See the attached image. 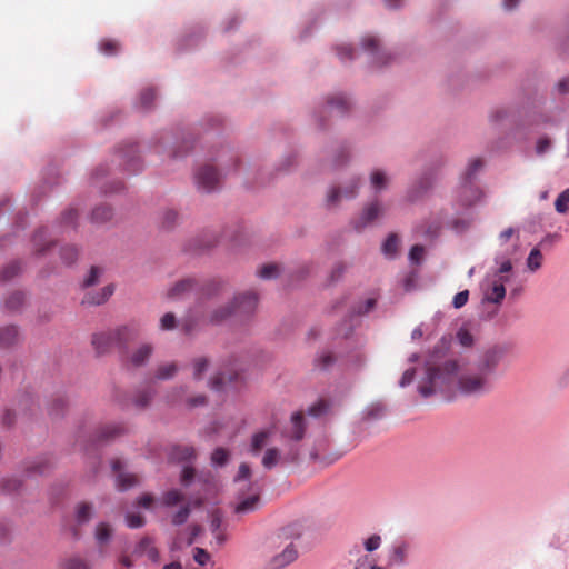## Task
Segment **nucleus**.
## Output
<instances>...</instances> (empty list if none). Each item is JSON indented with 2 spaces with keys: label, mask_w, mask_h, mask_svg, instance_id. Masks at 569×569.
Masks as SVG:
<instances>
[{
  "label": "nucleus",
  "mask_w": 569,
  "mask_h": 569,
  "mask_svg": "<svg viewBox=\"0 0 569 569\" xmlns=\"http://www.w3.org/2000/svg\"><path fill=\"white\" fill-rule=\"evenodd\" d=\"M229 459V451L224 448H217L211 455V461L216 466H223Z\"/></svg>",
  "instance_id": "de8ad7c7"
},
{
  "label": "nucleus",
  "mask_w": 569,
  "mask_h": 569,
  "mask_svg": "<svg viewBox=\"0 0 569 569\" xmlns=\"http://www.w3.org/2000/svg\"><path fill=\"white\" fill-rule=\"evenodd\" d=\"M297 458V453H292L291 455V458L289 459V457H282L281 455V451L276 448V447H271V448H268L262 457V460H261V463L262 466L270 470L272 468H274L280 461H291L293 462Z\"/></svg>",
  "instance_id": "9b49d317"
},
{
  "label": "nucleus",
  "mask_w": 569,
  "mask_h": 569,
  "mask_svg": "<svg viewBox=\"0 0 569 569\" xmlns=\"http://www.w3.org/2000/svg\"><path fill=\"white\" fill-rule=\"evenodd\" d=\"M194 475H196V472H194L193 468L184 467L181 472V483L184 486H189L191 483V481L193 480Z\"/></svg>",
  "instance_id": "0e129e2a"
},
{
  "label": "nucleus",
  "mask_w": 569,
  "mask_h": 569,
  "mask_svg": "<svg viewBox=\"0 0 569 569\" xmlns=\"http://www.w3.org/2000/svg\"><path fill=\"white\" fill-rule=\"evenodd\" d=\"M156 99V92L153 89H146L141 92L140 103L142 108L148 109L151 107L152 101Z\"/></svg>",
  "instance_id": "5fc2aeb1"
},
{
  "label": "nucleus",
  "mask_w": 569,
  "mask_h": 569,
  "mask_svg": "<svg viewBox=\"0 0 569 569\" xmlns=\"http://www.w3.org/2000/svg\"><path fill=\"white\" fill-rule=\"evenodd\" d=\"M250 476H251L250 466L246 462H242L239 466L238 475L236 476L234 480L236 481L248 480L250 478Z\"/></svg>",
  "instance_id": "e2e57ef3"
},
{
  "label": "nucleus",
  "mask_w": 569,
  "mask_h": 569,
  "mask_svg": "<svg viewBox=\"0 0 569 569\" xmlns=\"http://www.w3.org/2000/svg\"><path fill=\"white\" fill-rule=\"evenodd\" d=\"M111 528L108 523L101 522L96 528V538L100 543H106L111 538Z\"/></svg>",
  "instance_id": "a19ab883"
},
{
  "label": "nucleus",
  "mask_w": 569,
  "mask_h": 569,
  "mask_svg": "<svg viewBox=\"0 0 569 569\" xmlns=\"http://www.w3.org/2000/svg\"><path fill=\"white\" fill-rule=\"evenodd\" d=\"M425 254V248L422 246L416 244L411 248L409 252V259L413 263H420Z\"/></svg>",
  "instance_id": "bf43d9fd"
},
{
  "label": "nucleus",
  "mask_w": 569,
  "mask_h": 569,
  "mask_svg": "<svg viewBox=\"0 0 569 569\" xmlns=\"http://www.w3.org/2000/svg\"><path fill=\"white\" fill-rule=\"evenodd\" d=\"M193 366V378L200 379L202 373L208 369L209 361L204 357L196 358L192 362Z\"/></svg>",
  "instance_id": "37998d69"
},
{
  "label": "nucleus",
  "mask_w": 569,
  "mask_h": 569,
  "mask_svg": "<svg viewBox=\"0 0 569 569\" xmlns=\"http://www.w3.org/2000/svg\"><path fill=\"white\" fill-rule=\"evenodd\" d=\"M399 239L397 234L391 233L382 244V251L386 256L393 257L398 251Z\"/></svg>",
  "instance_id": "473e14b6"
},
{
  "label": "nucleus",
  "mask_w": 569,
  "mask_h": 569,
  "mask_svg": "<svg viewBox=\"0 0 569 569\" xmlns=\"http://www.w3.org/2000/svg\"><path fill=\"white\" fill-rule=\"evenodd\" d=\"M60 256L66 264H71L78 259L79 252L74 246H66L61 248Z\"/></svg>",
  "instance_id": "ea45409f"
},
{
  "label": "nucleus",
  "mask_w": 569,
  "mask_h": 569,
  "mask_svg": "<svg viewBox=\"0 0 569 569\" xmlns=\"http://www.w3.org/2000/svg\"><path fill=\"white\" fill-rule=\"evenodd\" d=\"M111 467L114 472H118L117 485L120 490H127L138 483L137 476L120 472L122 469V462L120 459H114Z\"/></svg>",
  "instance_id": "f8f14e48"
},
{
  "label": "nucleus",
  "mask_w": 569,
  "mask_h": 569,
  "mask_svg": "<svg viewBox=\"0 0 569 569\" xmlns=\"http://www.w3.org/2000/svg\"><path fill=\"white\" fill-rule=\"evenodd\" d=\"M58 569H91V566L84 558L72 556L61 560Z\"/></svg>",
  "instance_id": "412c9836"
},
{
  "label": "nucleus",
  "mask_w": 569,
  "mask_h": 569,
  "mask_svg": "<svg viewBox=\"0 0 569 569\" xmlns=\"http://www.w3.org/2000/svg\"><path fill=\"white\" fill-rule=\"evenodd\" d=\"M51 465L47 459H39L27 467V472L30 475H43L50 469Z\"/></svg>",
  "instance_id": "72a5a7b5"
},
{
  "label": "nucleus",
  "mask_w": 569,
  "mask_h": 569,
  "mask_svg": "<svg viewBox=\"0 0 569 569\" xmlns=\"http://www.w3.org/2000/svg\"><path fill=\"white\" fill-rule=\"evenodd\" d=\"M139 555H144L152 562L159 561V551L154 547L153 541L149 537H143L136 547L134 550Z\"/></svg>",
  "instance_id": "dca6fc26"
},
{
  "label": "nucleus",
  "mask_w": 569,
  "mask_h": 569,
  "mask_svg": "<svg viewBox=\"0 0 569 569\" xmlns=\"http://www.w3.org/2000/svg\"><path fill=\"white\" fill-rule=\"evenodd\" d=\"M123 432L124 427L121 425H106L98 430L97 440L109 441L123 435Z\"/></svg>",
  "instance_id": "f3484780"
},
{
  "label": "nucleus",
  "mask_w": 569,
  "mask_h": 569,
  "mask_svg": "<svg viewBox=\"0 0 569 569\" xmlns=\"http://www.w3.org/2000/svg\"><path fill=\"white\" fill-rule=\"evenodd\" d=\"M93 513V507L88 502H80L76 507V520L78 525L87 523Z\"/></svg>",
  "instance_id": "a878e982"
},
{
  "label": "nucleus",
  "mask_w": 569,
  "mask_h": 569,
  "mask_svg": "<svg viewBox=\"0 0 569 569\" xmlns=\"http://www.w3.org/2000/svg\"><path fill=\"white\" fill-rule=\"evenodd\" d=\"M257 305L258 298L253 292L236 296L228 305L213 310L210 315V321L220 323L230 317L243 319L254 312Z\"/></svg>",
  "instance_id": "f03ea898"
},
{
  "label": "nucleus",
  "mask_w": 569,
  "mask_h": 569,
  "mask_svg": "<svg viewBox=\"0 0 569 569\" xmlns=\"http://www.w3.org/2000/svg\"><path fill=\"white\" fill-rule=\"evenodd\" d=\"M119 50V43L114 40H102L100 42V51L107 56H112Z\"/></svg>",
  "instance_id": "3c124183"
},
{
  "label": "nucleus",
  "mask_w": 569,
  "mask_h": 569,
  "mask_svg": "<svg viewBox=\"0 0 569 569\" xmlns=\"http://www.w3.org/2000/svg\"><path fill=\"white\" fill-rule=\"evenodd\" d=\"M102 269L99 267H91L88 277L83 280V287L88 288L98 283Z\"/></svg>",
  "instance_id": "8fccbe9b"
},
{
  "label": "nucleus",
  "mask_w": 569,
  "mask_h": 569,
  "mask_svg": "<svg viewBox=\"0 0 569 569\" xmlns=\"http://www.w3.org/2000/svg\"><path fill=\"white\" fill-rule=\"evenodd\" d=\"M503 357V350L492 347L481 353L479 359L470 367L458 371V362L447 360L436 365V357L426 363V377L419 382L418 391L423 398L437 393L447 396L456 383L460 393L478 396L491 389L490 377L493 376Z\"/></svg>",
  "instance_id": "f257e3e1"
},
{
  "label": "nucleus",
  "mask_w": 569,
  "mask_h": 569,
  "mask_svg": "<svg viewBox=\"0 0 569 569\" xmlns=\"http://www.w3.org/2000/svg\"><path fill=\"white\" fill-rule=\"evenodd\" d=\"M92 345L99 355L107 353L111 349L117 348L114 330L93 335Z\"/></svg>",
  "instance_id": "9d476101"
},
{
  "label": "nucleus",
  "mask_w": 569,
  "mask_h": 569,
  "mask_svg": "<svg viewBox=\"0 0 569 569\" xmlns=\"http://www.w3.org/2000/svg\"><path fill=\"white\" fill-rule=\"evenodd\" d=\"M21 270V267H20V263L19 262H10L9 264H7L0 272V280L1 281H9L11 280L14 276H17Z\"/></svg>",
  "instance_id": "e433bc0d"
},
{
  "label": "nucleus",
  "mask_w": 569,
  "mask_h": 569,
  "mask_svg": "<svg viewBox=\"0 0 569 569\" xmlns=\"http://www.w3.org/2000/svg\"><path fill=\"white\" fill-rule=\"evenodd\" d=\"M415 376H416V369H415V368L407 369V370L403 372V375H402V377H401V379H400L399 385H400L401 387H407V386H409V385L413 381Z\"/></svg>",
  "instance_id": "338daca9"
},
{
  "label": "nucleus",
  "mask_w": 569,
  "mask_h": 569,
  "mask_svg": "<svg viewBox=\"0 0 569 569\" xmlns=\"http://www.w3.org/2000/svg\"><path fill=\"white\" fill-rule=\"evenodd\" d=\"M468 299H469V291L468 290L460 291L457 295H455V297L452 299V306L456 309H460L468 302Z\"/></svg>",
  "instance_id": "052dcab7"
},
{
  "label": "nucleus",
  "mask_w": 569,
  "mask_h": 569,
  "mask_svg": "<svg viewBox=\"0 0 569 569\" xmlns=\"http://www.w3.org/2000/svg\"><path fill=\"white\" fill-rule=\"evenodd\" d=\"M189 516H190L189 506H183L172 516L171 521L173 525L180 526V525H183L184 522H187Z\"/></svg>",
  "instance_id": "09e8293b"
},
{
  "label": "nucleus",
  "mask_w": 569,
  "mask_h": 569,
  "mask_svg": "<svg viewBox=\"0 0 569 569\" xmlns=\"http://www.w3.org/2000/svg\"><path fill=\"white\" fill-rule=\"evenodd\" d=\"M153 348L151 345L144 343L137 348L129 357L128 363L132 367L143 366L152 355Z\"/></svg>",
  "instance_id": "ddd939ff"
},
{
  "label": "nucleus",
  "mask_w": 569,
  "mask_h": 569,
  "mask_svg": "<svg viewBox=\"0 0 569 569\" xmlns=\"http://www.w3.org/2000/svg\"><path fill=\"white\" fill-rule=\"evenodd\" d=\"M457 339L462 347H471L473 345V336L467 329H459Z\"/></svg>",
  "instance_id": "864d4df0"
},
{
  "label": "nucleus",
  "mask_w": 569,
  "mask_h": 569,
  "mask_svg": "<svg viewBox=\"0 0 569 569\" xmlns=\"http://www.w3.org/2000/svg\"><path fill=\"white\" fill-rule=\"evenodd\" d=\"M176 316L172 312H168L160 319V328L162 330H171L176 327Z\"/></svg>",
  "instance_id": "6e6d98bb"
},
{
  "label": "nucleus",
  "mask_w": 569,
  "mask_h": 569,
  "mask_svg": "<svg viewBox=\"0 0 569 569\" xmlns=\"http://www.w3.org/2000/svg\"><path fill=\"white\" fill-rule=\"evenodd\" d=\"M19 340V331L14 326H7L0 329V346L10 347Z\"/></svg>",
  "instance_id": "6ab92c4d"
},
{
  "label": "nucleus",
  "mask_w": 569,
  "mask_h": 569,
  "mask_svg": "<svg viewBox=\"0 0 569 569\" xmlns=\"http://www.w3.org/2000/svg\"><path fill=\"white\" fill-rule=\"evenodd\" d=\"M279 274V267L274 263H269L262 266L259 271L258 276L262 279H271Z\"/></svg>",
  "instance_id": "49530a36"
},
{
  "label": "nucleus",
  "mask_w": 569,
  "mask_h": 569,
  "mask_svg": "<svg viewBox=\"0 0 569 569\" xmlns=\"http://www.w3.org/2000/svg\"><path fill=\"white\" fill-rule=\"evenodd\" d=\"M226 377L223 373H218L210 379V387L214 390H220L224 386Z\"/></svg>",
  "instance_id": "774afa93"
},
{
  "label": "nucleus",
  "mask_w": 569,
  "mask_h": 569,
  "mask_svg": "<svg viewBox=\"0 0 569 569\" xmlns=\"http://www.w3.org/2000/svg\"><path fill=\"white\" fill-rule=\"evenodd\" d=\"M331 109H336L339 114L346 113L350 108V102L345 96H336L328 100Z\"/></svg>",
  "instance_id": "2f4dec72"
},
{
  "label": "nucleus",
  "mask_w": 569,
  "mask_h": 569,
  "mask_svg": "<svg viewBox=\"0 0 569 569\" xmlns=\"http://www.w3.org/2000/svg\"><path fill=\"white\" fill-rule=\"evenodd\" d=\"M380 543H381V538H380V536H378V535H373V536L369 537V538L366 540V542H365V547H366V550H367V551H373V550H376V549H378V548H379Z\"/></svg>",
  "instance_id": "69168bd1"
},
{
  "label": "nucleus",
  "mask_w": 569,
  "mask_h": 569,
  "mask_svg": "<svg viewBox=\"0 0 569 569\" xmlns=\"http://www.w3.org/2000/svg\"><path fill=\"white\" fill-rule=\"evenodd\" d=\"M153 396H154V390L151 388L140 390L134 396L133 403L136 407H138L140 409H144L150 405Z\"/></svg>",
  "instance_id": "bb28decb"
},
{
  "label": "nucleus",
  "mask_w": 569,
  "mask_h": 569,
  "mask_svg": "<svg viewBox=\"0 0 569 569\" xmlns=\"http://www.w3.org/2000/svg\"><path fill=\"white\" fill-rule=\"evenodd\" d=\"M307 429L306 417L302 411H296L291 415L290 425L283 430V437L300 441L305 437Z\"/></svg>",
  "instance_id": "423d86ee"
},
{
  "label": "nucleus",
  "mask_w": 569,
  "mask_h": 569,
  "mask_svg": "<svg viewBox=\"0 0 569 569\" xmlns=\"http://www.w3.org/2000/svg\"><path fill=\"white\" fill-rule=\"evenodd\" d=\"M541 263H542V253L538 248H533L530 251L529 257L527 259V266H528L529 270H531V271L538 270L541 267Z\"/></svg>",
  "instance_id": "4c0bfd02"
},
{
  "label": "nucleus",
  "mask_w": 569,
  "mask_h": 569,
  "mask_svg": "<svg viewBox=\"0 0 569 569\" xmlns=\"http://www.w3.org/2000/svg\"><path fill=\"white\" fill-rule=\"evenodd\" d=\"M316 367H318L319 369L321 370H326L328 369L330 366L333 365L335 362V357L331 352L329 351H326V352H322L321 355H319L317 358H316Z\"/></svg>",
  "instance_id": "c03bdc74"
},
{
  "label": "nucleus",
  "mask_w": 569,
  "mask_h": 569,
  "mask_svg": "<svg viewBox=\"0 0 569 569\" xmlns=\"http://www.w3.org/2000/svg\"><path fill=\"white\" fill-rule=\"evenodd\" d=\"M362 48L367 51H370L375 56V62L376 63H386V61L382 59V56H380L379 52V41L373 36H367L362 39Z\"/></svg>",
  "instance_id": "5701e85b"
},
{
  "label": "nucleus",
  "mask_w": 569,
  "mask_h": 569,
  "mask_svg": "<svg viewBox=\"0 0 569 569\" xmlns=\"http://www.w3.org/2000/svg\"><path fill=\"white\" fill-rule=\"evenodd\" d=\"M140 329L137 325H126L114 329L117 349L124 351L128 345L139 338Z\"/></svg>",
  "instance_id": "6e6552de"
},
{
  "label": "nucleus",
  "mask_w": 569,
  "mask_h": 569,
  "mask_svg": "<svg viewBox=\"0 0 569 569\" xmlns=\"http://www.w3.org/2000/svg\"><path fill=\"white\" fill-rule=\"evenodd\" d=\"M197 284V281L190 278L180 280L168 291V297L171 299L182 298L186 293L194 290Z\"/></svg>",
  "instance_id": "2eb2a0df"
},
{
  "label": "nucleus",
  "mask_w": 569,
  "mask_h": 569,
  "mask_svg": "<svg viewBox=\"0 0 569 569\" xmlns=\"http://www.w3.org/2000/svg\"><path fill=\"white\" fill-rule=\"evenodd\" d=\"M196 182L200 190L211 192L217 189L220 176L211 164H204L196 172Z\"/></svg>",
  "instance_id": "20e7f679"
},
{
  "label": "nucleus",
  "mask_w": 569,
  "mask_h": 569,
  "mask_svg": "<svg viewBox=\"0 0 569 569\" xmlns=\"http://www.w3.org/2000/svg\"><path fill=\"white\" fill-rule=\"evenodd\" d=\"M555 209L558 213H567L569 211V188L562 191L555 201Z\"/></svg>",
  "instance_id": "f704fd0d"
},
{
  "label": "nucleus",
  "mask_w": 569,
  "mask_h": 569,
  "mask_svg": "<svg viewBox=\"0 0 569 569\" xmlns=\"http://www.w3.org/2000/svg\"><path fill=\"white\" fill-rule=\"evenodd\" d=\"M171 457L177 461H189L196 457V450L191 446H177L172 449Z\"/></svg>",
  "instance_id": "393cba45"
},
{
  "label": "nucleus",
  "mask_w": 569,
  "mask_h": 569,
  "mask_svg": "<svg viewBox=\"0 0 569 569\" xmlns=\"http://www.w3.org/2000/svg\"><path fill=\"white\" fill-rule=\"evenodd\" d=\"M370 183L376 191H381L388 184V177L385 171L376 169L370 174Z\"/></svg>",
  "instance_id": "c85d7f7f"
},
{
  "label": "nucleus",
  "mask_w": 569,
  "mask_h": 569,
  "mask_svg": "<svg viewBox=\"0 0 569 569\" xmlns=\"http://www.w3.org/2000/svg\"><path fill=\"white\" fill-rule=\"evenodd\" d=\"M112 218V209L109 206L102 204L93 209L91 219L97 223L109 221Z\"/></svg>",
  "instance_id": "7c9ffc66"
},
{
  "label": "nucleus",
  "mask_w": 569,
  "mask_h": 569,
  "mask_svg": "<svg viewBox=\"0 0 569 569\" xmlns=\"http://www.w3.org/2000/svg\"><path fill=\"white\" fill-rule=\"evenodd\" d=\"M126 519L128 527L133 529L140 528L144 525V518L139 513H129L127 515Z\"/></svg>",
  "instance_id": "4d7b16f0"
},
{
  "label": "nucleus",
  "mask_w": 569,
  "mask_h": 569,
  "mask_svg": "<svg viewBox=\"0 0 569 569\" xmlns=\"http://www.w3.org/2000/svg\"><path fill=\"white\" fill-rule=\"evenodd\" d=\"M178 369L176 362L162 363L157 368L154 378L158 380H169L177 375Z\"/></svg>",
  "instance_id": "b1692460"
},
{
  "label": "nucleus",
  "mask_w": 569,
  "mask_h": 569,
  "mask_svg": "<svg viewBox=\"0 0 569 569\" xmlns=\"http://www.w3.org/2000/svg\"><path fill=\"white\" fill-rule=\"evenodd\" d=\"M259 505H260V497L258 493H256V495H252V496L243 499L242 501H240L236 506L234 512L240 513V515L252 512L259 508Z\"/></svg>",
  "instance_id": "aec40b11"
},
{
  "label": "nucleus",
  "mask_w": 569,
  "mask_h": 569,
  "mask_svg": "<svg viewBox=\"0 0 569 569\" xmlns=\"http://www.w3.org/2000/svg\"><path fill=\"white\" fill-rule=\"evenodd\" d=\"M328 409V402L325 400H319L317 403L309 408L308 413L312 417H320L321 415L326 413Z\"/></svg>",
  "instance_id": "603ef678"
},
{
  "label": "nucleus",
  "mask_w": 569,
  "mask_h": 569,
  "mask_svg": "<svg viewBox=\"0 0 569 569\" xmlns=\"http://www.w3.org/2000/svg\"><path fill=\"white\" fill-rule=\"evenodd\" d=\"M508 281V277H500L499 282H493L490 292L486 295V299L493 303H500L506 296L505 282Z\"/></svg>",
  "instance_id": "a211bd4d"
},
{
  "label": "nucleus",
  "mask_w": 569,
  "mask_h": 569,
  "mask_svg": "<svg viewBox=\"0 0 569 569\" xmlns=\"http://www.w3.org/2000/svg\"><path fill=\"white\" fill-rule=\"evenodd\" d=\"M24 301V296L22 292H13L6 299V308L11 311L18 310Z\"/></svg>",
  "instance_id": "c9c22d12"
},
{
  "label": "nucleus",
  "mask_w": 569,
  "mask_h": 569,
  "mask_svg": "<svg viewBox=\"0 0 569 569\" xmlns=\"http://www.w3.org/2000/svg\"><path fill=\"white\" fill-rule=\"evenodd\" d=\"M193 559L200 566H204L210 560V555L207 550L197 547L193 550Z\"/></svg>",
  "instance_id": "13d9d810"
},
{
  "label": "nucleus",
  "mask_w": 569,
  "mask_h": 569,
  "mask_svg": "<svg viewBox=\"0 0 569 569\" xmlns=\"http://www.w3.org/2000/svg\"><path fill=\"white\" fill-rule=\"evenodd\" d=\"M359 179L350 180L343 188H332L327 194V203L336 206L341 199H352L358 191Z\"/></svg>",
  "instance_id": "0eeeda50"
},
{
  "label": "nucleus",
  "mask_w": 569,
  "mask_h": 569,
  "mask_svg": "<svg viewBox=\"0 0 569 569\" xmlns=\"http://www.w3.org/2000/svg\"><path fill=\"white\" fill-rule=\"evenodd\" d=\"M221 526H222L221 516L219 513H213L211 521H210V529L219 545H222L226 541V536L222 532Z\"/></svg>",
  "instance_id": "c756f323"
},
{
  "label": "nucleus",
  "mask_w": 569,
  "mask_h": 569,
  "mask_svg": "<svg viewBox=\"0 0 569 569\" xmlns=\"http://www.w3.org/2000/svg\"><path fill=\"white\" fill-rule=\"evenodd\" d=\"M385 213V207L379 201L366 206L360 216L353 220V228L358 231L371 224Z\"/></svg>",
  "instance_id": "39448f33"
},
{
  "label": "nucleus",
  "mask_w": 569,
  "mask_h": 569,
  "mask_svg": "<svg viewBox=\"0 0 569 569\" xmlns=\"http://www.w3.org/2000/svg\"><path fill=\"white\" fill-rule=\"evenodd\" d=\"M298 558V550L293 543H289L284 549L276 555L269 562L270 569H282Z\"/></svg>",
  "instance_id": "1a4fd4ad"
},
{
  "label": "nucleus",
  "mask_w": 569,
  "mask_h": 569,
  "mask_svg": "<svg viewBox=\"0 0 569 569\" xmlns=\"http://www.w3.org/2000/svg\"><path fill=\"white\" fill-rule=\"evenodd\" d=\"M271 436L270 430H262L252 436L250 451L252 455H258L261 449L267 446Z\"/></svg>",
  "instance_id": "4be33fe9"
},
{
  "label": "nucleus",
  "mask_w": 569,
  "mask_h": 569,
  "mask_svg": "<svg viewBox=\"0 0 569 569\" xmlns=\"http://www.w3.org/2000/svg\"><path fill=\"white\" fill-rule=\"evenodd\" d=\"M183 498H184L183 495L179 490L172 489V490H169L166 493H163L162 503L164 506L171 507V506H174V505L181 502L183 500Z\"/></svg>",
  "instance_id": "58836bf2"
},
{
  "label": "nucleus",
  "mask_w": 569,
  "mask_h": 569,
  "mask_svg": "<svg viewBox=\"0 0 569 569\" xmlns=\"http://www.w3.org/2000/svg\"><path fill=\"white\" fill-rule=\"evenodd\" d=\"M482 167L483 160L481 158H475L469 162L463 174V184L459 194V202L462 207H472L480 202L485 197L483 191L479 187L472 184V179Z\"/></svg>",
  "instance_id": "7ed1b4c3"
},
{
  "label": "nucleus",
  "mask_w": 569,
  "mask_h": 569,
  "mask_svg": "<svg viewBox=\"0 0 569 569\" xmlns=\"http://www.w3.org/2000/svg\"><path fill=\"white\" fill-rule=\"evenodd\" d=\"M124 158H128L127 166L130 172H137L139 170L138 167V156L136 146H130V150L123 154Z\"/></svg>",
  "instance_id": "79ce46f5"
},
{
  "label": "nucleus",
  "mask_w": 569,
  "mask_h": 569,
  "mask_svg": "<svg viewBox=\"0 0 569 569\" xmlns=\"http://www.w3.org/2000/svg\"><path fill=\"white\" fill-rule=\"evenodd\" d=\"M408 547L406 543H401L393 548L390 561L393 563H403L407 557Z\"/></svg>",
  "instance_id": "a18cd8bd"
},
{
  "label": "nucleus",
  "mask_w": 569,
  "mask_h": 569,
  "mask_svg": "<svg viewBox=\"0 0 569 569\" xmlns=\"http://www.w3.org/2000/svg\"><path fill=\"white\" fill-rule=\"evenodd\" d=\"M113 291L114 287L112 284H108L96 293L88 292L84 296L82 303L91 306L104 303L112 296Z\"/></svg>",
  "instance_id": "4468645a"
},
{
  "label": "nucleus",
  "mask_w": 569,
  "mask_h": 569,
  "mask_svg": "<svg viewBox=\"0 0 569 569\" xmlns=\"http://www.w3.org/2000/svg\"><path fill=\"white\" fill-rule=\"evenodd\" d=\"M22 487V481L17 477H7L0 480V490L4 493H14Z\"/></svg>",
  "instance_id": "cd10ccee"
},
{
  "label": "nucleus",
  "mask_w": 569,
  "mask_h": 569,
  "mask_svg": "<svg viewBox=\"0 0 569 569\" xmlns=\"http://www.w3.org/2000/svg\"><path fill=\"white\" fill-rule=\"evenodd\" d=\"M471 226L470 219H455L451 222V228L457 232H463Z\"/></svg>",
  "instance_id": "680f3d73"
}]
</instances>
